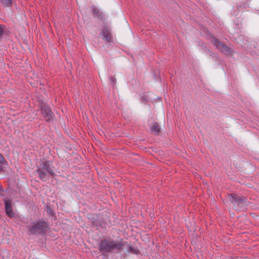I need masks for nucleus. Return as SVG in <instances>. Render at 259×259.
I'll return each mask as SVG.
<instances>
[{
	"instance_id": "f257e3e1",
	"label": "nucleus",
	"mask_w": 259,
	"mask_h": 259,
	"mask_svg": "<svg viewBox=\"0 0 259 259\" xmlns=\"http://www.w3.org/2000/svg\"><path fill=\"white\" fill-rule=\"evenodd\" d=\"M123 247L120 241H114L111 239H102L99 246V249L102 253L108 252L114 249L120 250Z\"/></svg>"
},
{
	"instance_id": "f03ea898",
	"label": "nucleus",
	"mask_w": 259,
	"mask_h": 259,
	"mask_svg": "<svg viewBox=\"0 0 259 259\" xmlns=\"http://www.w3.org/2000/svg\"><path fill=\"white\" fill-rule=\"evenodd\" d=\"M27 228L31 234L40 233L46 231L47 225L45 222L39 221L36 223H33Z\"/></svg>"
},
{
	"instance_id": "7ed1b4c3",
	"label": "nucleus",
	"mask_w": 259,
	"mask_h": 259,
	"mask_svg": "<svg viewBox=\"0 0 259 259\" xmlns=\"http://www.w3.org/2000/svg\"><path fill=\"white\" fill-rule=\"evenodd\" d=\"M230 201L233 204V208L234 210H239L244 205V198L235 194H230L228 196Z\"/></svg>"
},
{
	"instance_id": "20e7f679",
	"label": "nucleus",
	"mask_w": 259,
	"mask_h": 259,
	"mask_svg": "<svg viewBox=\"0 0 259 259\" xmlns=\"http://www.w3.org/2000/svg\"><path fill=\"white\" fill-rule=\"evenodd\" d=\"M40 111L45 120L49 121L53 118V113L48 105L43 104L41 107Z\"/></svg>"
},
{
	"instance_id": "39448f33",
	"label": "nucleus",
	"mask_w": 259,
	"mask_h": 259,
	"mask_svg": "<svg viewBox=\"0 0 259 259\" xmlns=\"http://www.w3.org/2000/svg\"><path fill=\"white\" fill-rule=\"evenodd\" d=\"M102 34L103 36V39L107 42H111L113 40L112 35L111 33L110 28L108 26L103 28Z\"/></svg>"
},
{
	"instance_id": "423d86ee",
	"label": "nucleus",
	"mask_w": 259,
	"mask_h": 259,
	"mask_svg": "<svg viewBox=\"0 0 259 259\" xmlns=\"http://www.w3.org/2000/svg\"><path fill=\"white\" fill-rule=\"evenodd\" d=\"M213 44L223 53L228 54L231 53L230 49L228 47L224 45L221 42L219 41L216 38H214L213 40Z\"/></svg>"
},
{
	"instance_id": "0eeeda50",
	"label": "nucleus",
	"mask_w": 259,
	"mask_h": 259,
	"mask_svg": "<svg viewBox=\"0 0 259 259\" xmlns=\"http://www.w3.org/2000/svg\"><path fill=\"white\" fill-rule=\"evenodd\" d=\"M38 168L42 169V170L47 171L50 175L53 176L54 175L53 167L48 161L42 163L40 164Z\"/></svg>"
},
{
	"instance_id": "6e6552de",
	"label": "nucleus",
	"mask_w": 259,
	"mask_h": 259,
	"mask_svg": "<svg viewBox=\"0 0 259 259\" xmlns=\"http://www.w3.org/2000/svg\"><path fill=\"white\" fill-rule=\"evenodd\" d=\"M5 206L7 214L10 217H12L14 215V213L9 200H5Z\"/></svg>"
},
{
	"instance_id": "1a4fd4ad",
	"label": "nucleus",
	"mask_w": 259,
	"mask_h": 259,
	"mask_svg": "<svg viewBox=\"0 0 259 259\" xmlns=\"http://www.w3.org/2000/svg\"><path fill=\"white\" fill-rule=\"evenodd\" d=\"M37 171L39 175L40 179L42 181H46L48 179V175L47 171L42 170V169L38 168Z\"/></svg>"
},
{
	"instance_id": "9d476101",
	"label": "nucleus",
	"mask_w": 259,
	"mask_h": 259,
	"mask_svg": "<svg viewBox=\"0 0 259 259\" xmlns=\"http://www.w3.org/2000/svg\"><path fill=\"white\" fill-rule=\"evenodd\" d=\"M7 164L3 155L0 153V171L3 170L4 167Z\"/></svg>"
},
{
	"instance_id": "9b49d317",
	"label": "nucleus",
	"mask_w": 259,
	"mask_h": 259,
	"mask_svg": "<svg viewBox=\"0 0 259 259\" xmlns=\"http://www.w3.org/2000/svg\"><path fill=\"white\" fill-rule=\"evenodd\" d=\"M151 130L152 132L156 134H158L160 132V127L157 123H154L151 127Z\"/></svg>"
},
{
	"instance_id": "f8f14e48",
	"label": "nucleus",
	"mask_w": 259,
	"mask_h": 259,
	"mask_svg": "<svg viewBox=\"0 0 259 259\" xmlns=\"http://www.w3.org/2000/svg\"><path fill=\"white\" fill-rule=\"evenodd\" d=\"M1 2L6 7L11 6L12 3V0H1Z\"/></svg>"
},
{
	"instance_id": "ddd939ff",
	"label": "nucleus",
	"mask_w": 259,
	"mask_h": 259,
	"mask_svg": "<svg viewBox=\"0 0 259 259\" xmlns=\"http://www.w3.org/2000/svg\"><path fill=\"white\" fill-rule=\"evenodd\" d=\"M4 33V30L3 27L0 25V38H1Z\"/></svg>"
},
{
	"instance_id": "4468645a",
	"label": "nucleus",
	"mask_w": 259,
	"mask_h": 259,
	"mask_svg": "<svg viewBox=\"0 0 259 259\" xmlns=\"http://www.w3.org/2000/svg\"><path fill=\"white\" fill-rule=\"evenodd\" d=\"M92 11H93V12L96 14H98V13H99V11L98 10L95 8V7L93 6L92 7Z\"/></svg>"
}]
</instances>
